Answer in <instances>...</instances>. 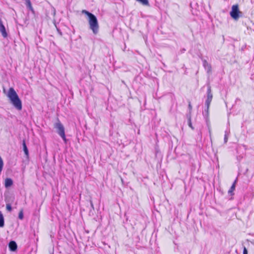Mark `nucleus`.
I'll use <instances>...</instances> for the list:
<instances>
[{"label":"nucleus","mask_w":254,"mask_h":254,"mask_svg":"<svg viewBox=\"0 0 254 254\" xmlns=\"http://www.w3.org/2000/svg\"><path fill=\"white\" fill-rule=\"evenodd\" d=\"M7 96L9 99L11 103L17 110H21L22 109L21 101L13 88L11 87L9 89Z\"/></svg>","instance_id":"nucleus-1"},{"label":"nucleus","mask_w":254,"mask_h":254,"mask_svg":"<svg viewBox=\"0 0 254 254\" xmlns=\"http://www.w3.org/2000/svg\"><path fill=\"white\" fill-rule=\"evenodd\" d=\"M82 12L88 16V22L90 29L92 31L94 34H97L99 31V26L96 17L94 14L86 11V10H83Z\"/></svg>","instance_id":"nucleus-2"},{"label":"nucleus","mask_w":254,"mask_h":254,"mask_svg":"<svg viewBox=\"0 0 254 254\" xmlns=\"http://www.w3.org/2000/svg\"><path fill=\"white\" fill-rule=\"evenodd\" d=\"M230 14L232 18L235 20H238L239 17L242 15V12L239 10L238 5L237 4L232 6Z\"/></svg>","instance_id":"nucleus-3"},{"label":"nucleus","mask_w":254,"mask_h":254,"mask_svg":"<svg viewBox=\"0 0 254 254\" xmlns=\"http://www.w3.org/2000/svg\"><path fill=\"white\" fill-rule=\"evenodd\" d=\"M54 127L57 129L58 133L63 139L64 142H66V139L65 135L64 128L62 124L60 121H58L55 124Z\"/></svg>","instance_id":"nucleus-4"},{"label":"nucleus","mask_w":254,"mask_h":254,"mask_svg":"<svg viewBox=\"0 0 254 254\" xmlns=\"http://www.w3.org/2000/svg\"><path fill=\"white\" fill-rule=\"evenodd\" d=\"M207 94V99L205 101V105L206 106L207 112H208L209 108L210 105V103H211L212 98H213V95H212V94L211 93V87L209 86L208 87Z\"/></svg>","instance_id":"nucleus-5"},{"label":"nucleus","mask_w":254,"mask_h":254,"mask_svg":"<svg viewBox=\"0 0 254 254\" xmlns=\"http://www.w3.org/2000/svg\"><path fill=\"white\" fill-rule=\"evenodd\" d=\"M0 32L1 33V35L4 38H6L7 36V34L6 33L5 28L4 26L2 23V21L0 18Z\"/></svg>","instance_id":"nucleus-6"},{"label":"nucleus","mask_w":254,"mask_h":254,"mask_svg":"<svg viewBox=\"0 0 254 254\" xmlns=\"http://www.w3.org/2000/svg\"><path fill=\"white\" fill-rule=\"evenodd\" d=\"M9 248L11 251H15L17 248V246L15 242L13 241L10 242L9 243Z\"/></svg>","instance_id":"nucleus-7"},{"label":"nucleus","mask_w":254,"mask_h":254,"mask_svg":"<svg viewBox=\"0 0 254 254\" xmlns=\"http://www.w3.org/2000/svg\"><path fill=\"white\" fill-rule=\"evenodd\" d=\"M203 64L205 69L207 70V72H210L211 71V65L206 62V61H203Z\"/></svg>","instance_id":"nucleus-8"},{"label":"nucleus","mask_w":254,"mask_h":254,"mask_svg":"<svg viewBox=\"0 0 254 254\" xmlns=\"http://www.w3.org/2000/svg\"><path fill=\"white\" fill-rule=\"evenodd\" d=\"M13 182L11 179L7 178L5 180V187L8 188L12 185Z\"/></svg>","instance_id":"nucleus-9"},{"label":"nucleus","mask_w":254,"mask_h":254,"mask_svg":"<svg viewBox=\"0 0 254 254\" xmlns=\"http://www.w3.org/2000/svg\"><path fill=\"white\" fill-rule=\"evenodd\" d=\"M236 182H237V180H236L234 181V182L233 183V185H232L231 188L230 189V190L228 191V193L230 194V195L233 194V192L234 191V190L235 189Z\"/></svg>","instance_id":"nucleus-10"},{"label":"nucleus","mask_w":254,"mask_h":254,"mask_svg":"<svg viewBox=\"0 0 254 254\" xmlns=\"http://www.w3.org/2000/svg\"><path fill=\"white\" fill-rule=\"evenodd\" d=\"M22 146H23V151L24 152L25 154L26 155L27 157H28V155H29L28 150L26 146L25 140H23Z\"/></svg>","instance_id":"nucleus-11"},{"label":"nucleus","mask_w":254,"mask_h":254,"mask_svg":"<svg viewBox=\"0 0 254 254\" xmlns=\"http://www.w3.org/2000/svg\"><path fill=\"white\" fill-rule=\"evenodd\" d=\"M4 226V218L3 215L1 211H0V227H2Z\"/></svg>","instance_id":"nucleus-12"},{"label":"nucleus","mask_w":254,"mask_h":254,"mask_svg":"<svg viewBox=\"0 0 254 254\" xmlns=\"http://www.w3.org/2000/svg\"><path fill=\"white\" fill-rule=\"evenodd\" d=\"M136 0L139 2L143 5L148 6L149 5V1L148 0Z\"/></svg>","instance_id":"nucleus-13"},{"label":"nucleus","mask_w":254,"mask_h":254,"mask_svg":"<svg viewBox=\"0 0 254 254\" xmlns=\"http://www.w3.org/2000/svg\"><path fill=\"white\" fill-rule=\"evenodd\" d=\"M3 166V162L1 158V157L0 156V173H1L2 168Z\"/></svg>","instance_id":"nucleus-14"},{"label":"nucleus","mask_w":254,"mask_h":254,"mask_svg":"<svg viewBox=\"0 0 254 254\" xmlns=\"http://www.w3.org/2000/svg\"><path fill=\"white\" fill-rule=\"evenodd\" d=\"M18 218L22 220L23 219V211L22 210H21L19 213V215H18Z\"/></svg>","instance_id":"nucleus-15"},{"label":"nucleus","mask_w":254,"mask_h":254,"mask_svg":"<svg viewBox=\"0 0 254 254\" xmlns=\"http://www.w3.org/2000/svg\"><path fill=\"white\" fill-rule=\"evenodd\" d=\"M228 135L227 132H225V136H224V142L226 143L228 141Z\"/></svg>","instance_id":"nucleus-16"},{"label":"nucleus","mask_w":254,"mask_h":254,"mask_svg":"<svg viewBox=\"0 0 254 254\" xmlns=\"http://www.w3.org/2000/svg\"><path fill=\"white\" fill-rule=\"evenodd\" d=\"M6 209L8 211H11L12 208H11V205L9 204H7L6 206Z\"/></svg>","instance_id":"nucleus-17"},{"label":"nucleus","mask_w":254,"mask_h":254,"mask_svg":"<svg viewBox=\"0 0 254 254\" xmlns=\"http://www.w3.org/2000/svg\"><path fill=\"white\" fill-rule=\"evenodd\" d=\"M26 2H27V3L28 6L30 8H32V6H31V2H30V0H26Z\"/></svg>","instance_id":"nucleus-18"},{"label":"nucleus","mask_w":254,"mask_h":254,"mask_svg":"<svg viewBox=\"0 0 254 254\" xmlns=\"http://www.w3.org/2000/svg\"><path fill=\"white\" fill-rule=\"evenodd\" d=\"M189 126L192 129H193V127L192 126V124H191V121H190V119H189Z\"/></svg>","instance_id":"nucleus-19"},{"label":"nucleus","mask_w":254,"mask_h":254,"mask_svg":"<svg viewBox=\"0 0 254 254\" xmlns=\"http://www.w3.org/2000/svg\"><path fill=\"white\" fill-rule=\"evenodd\" d=\"M243 254H248V251L246 248H244V249L243 251Z\"/></svg>","instance_id":"nucleus-20"},{"label":"nucleus","mask_w":254,"mask_h":254,"mask_svg":"<svg viewBox=\"0 0 254 254\" xmlns=\"http://www.w3.org/2000/svg\"><path fill=\"white\" fill-rule=\"evenodd\" d=\"M189 110L190 111L192 109V106L191 105V104L190 103H189Z\"/></svg>","instance_id":"nucleus-21"},{"label":"nucleus","mask_w":254,"mask_h":254,"mask_svg":"<svg viewBox=\"0 0 254 254\" xmlns=\"http://www.w3.org/2000/svg\"><path fill=\"white\" fill-rule=\"evenodd\" d=\"M91 205L92 207H93V203L92 202H91Z\"/></svg>","instance_id":"nucleus-22"}]
</instances>
